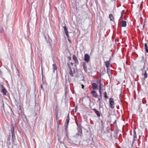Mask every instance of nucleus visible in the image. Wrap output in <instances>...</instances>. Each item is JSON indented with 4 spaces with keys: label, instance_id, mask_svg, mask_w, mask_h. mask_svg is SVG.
<instances>
[{
    "label": "nucleus",
    "instance_id": "40",
    "mask_svg": "<svg viewBox=\"0 0 148 148\" xmlns=\"http://www.w3.org/2000/svg\"><path fill=\"white\" fill-rule=\"evenodd\" d=\"M106 73V70L105 68L104 69V71L103 72V74H104V73Z\"/></svg>",
    "mask_w": 148,
    "mask_h": 148
},
{
    "label": "nucleus",
    "instance_id": "36",
    "mask_svg": "<svg viewBox=\"0 0 148 148\" xmlns=\"http://www.w3.org/2000/svg\"><path fill=\"white\" fill-rule=\"evenodd\" d=\"M65 34L66 35L67 37V38H69V35L68 34V32L66 33H65Z\"/></svg>",
    "mask_w": 148,
    "mask_h": 148
},
{
    "label": "nucleus",
    "instance_id": "51",
    "mask_svg": "<svg viewBox=\"0 0 148 148\" xmlns=\"http://www.w3.org/2000/svg\"><path fill=\"white\" fill-rule=\"evenodd\" d=\"M60 143L61 144H62V141H60Z\"/></svg>",
    "mask_w": 148,
    "mask_h": 148
},
{
    "label": "nucleus",
    "instance_id": "13",
    "mask_svg": "<svg viewBox=\"0 0 148 148\" xmlns=\"http://www.w3.org/2000/svg\"><path fill=\"white\" fill-rule=\"evenodd\" d=\"M73 58L74 61L75 62V64H79V62L77 60V58L75 56V55H73Z\"/></svg>",
    "mask_w": 148,
    "mask_h": 148
},
{
    "label": "nucleus",
    "instance_id": "33",
    "mask_svg": "<svg viewBox=\"0 0 148 148\" xmlns=\"http://www.w3.org/2000/svg\"><path fill=\"white\" fill-rule=\"evenodd\" d=\"M107 73L108 74V75L109 77L110 78V75L111 74V73L110 72H109V71H107Z\"/></svg>",
    "mask_w": 148,
    "mask_h": 148
},
{
    "label": "nucleus",
    "instance_id": "18",
    "mask_svg": "<svg viewBox=\"0 0 148 148\" xmlns=\"http://www.w3.org/2000/svg\"><path fill=\"white\" fill-rule=\"evenodd\" d=\"M97 84L99 85V88L101 87V85H101V80H98L97 81Z\"/></svg>",
    "mask_w": 148,
    "mask_h": 148
},
{
    "label": "nucleus",
    "instance_id": "43",
    "mask_svg": "<svg viewBox=\"0 0 148 148\" xmlns=\"http://www.w3.org/2000/svg\"><path fill=\"white\" fill-rule=\"evenodd\" d=\"M41 71H42V77H43V70H42V68Z\"/></svg>",
    "mask_w": 148,
    "mask_h": 148
},
{
    "label": "nucleus",
    "instance_id": "53",
    "mask_svg": "<svg viewBox=\"0 0 148 148\" xmlns=\"http://www.w3.org/2000/svg\"><path fill=\"white\" fill-rule=\"evenodd\" d=\"M69 59H71V58H70V57H69Z\"/></svg>",
    "mask_w": 148,
    "mask_h": 148
},
{
    "label": "nucleus",
    "instance_id": "20",
    "mask_svg": "<svg viewBox=\"0 0 148 148\" xmlns=\"http://www.w3.org/2000/svg\"><path fill=\"white\" fill-rule=\"evenodd\" d=\"M145 51L147 53H148V46L147 43H145Z\"/></svg>",
    "mask_w": 148,
    "mask_h": 148
},
{
    "label": "nucleus",
    "instance_id": "16",
    "mask_svg": "<svg viewBox=\"0 0 148 148\" xmlns=\"http://www.w3.org/2000/svg\"><path fill=\"white\" fill-rule=\"evenodd\" d=\"M121 26L125 27L126 25V22L125 21H122L121 22Z\"/></svg>",
    "mask_w": 148,
    "mask_h": 148
},
{
    "label": "nucleus",
    "instance_id": "24",
    "mask_svg": "<svg viewBox=\"0 0 148 148\" xmlns=\"http://www.w3.org/2000/svg\"><path fill=\"white\" fill-rule=\"evenodd\" d=\"M69 73L70 75L72 77H73V72L72 70V69H70L69 70Z\"/></svg>",
    "mask_w": 148,
    "mask_h": 148
},
{
    "label": "nucleus",
    "instance_id": "11",
    "mask_svg": "<svg viewBox=\"0 0 148 148\" xmlns=\"http://www.w3.org/2000/svg\"><path fill=\"white\" fill-rule=\"evenodd\" d=\"M142 60L140 61L141 62H142L144 63V65H145L146 62V59L143 56L141 57Z\"/></svg>",
    "mask_w": 148,
    "mask_h": 148
},
{
    "label": "nucleus",
    "instance_id": "52",
    "mask_svg": "<svg viewBox=\"0 0 148 148\" xmlns=\"http://www.w3.org/2000/svg\"><path fill=\"white\" fill-rule=\"evenodd\" d=\"M77 108V107L76 106L75 107V109L76 110V108Z\"/></svg>",
    "mask_w": 148,
    "mask_h": 148
},
{
    "label": "nucleus",
    "instance_id": "49",
    "mask_svg": "<svg viewBox=\"0 0 148 148\" xmlns=\"http://www.w3.org/2000/svg\"><path fill=\"white\" fill-rule=\"evenodd\" d=\"M144 26H145V25H143V29L144 28Z\"/></svg>",
    "mask_w": 148,
    "mask_h": 148
},
{
    "label": "nucleus",
    "instance_id": "38",
    "mask_svg": "<svg viewBox=\"0 0 148 148\" xmlns=\"http://www.w3.org/2000/svg\"><path fill=\"white\" fill-rule=\"evenodd\" d=\"M107 71H109V72H110V67L109 66H108V67H107Z\"/></svg>",
    "mask_w": 148,
    "mask_h": 148
},
{
    "label": "nucleus",
    "instance_id": "14",
    "mask_svg": "<svg viewBox=\"0 0 148 148\" xmlns=\"http://www.w3.org/2000/svg\"><path fill=\"white\" fill-rule=\"evenodd\" d=\"M83 69L86 72L87 71V66L85 62H84L83 64Z\"/></svg>",
    "mask_w": 148,
    "mask_h": 148
},
{
    "label": "nucleus",
    "instance_id": "9",
    "mask_svg": "<svg viewBox=\"0 0 148 148\" xmlns=\"http://www.w3.org/2000/svg\"><path fill=\"white\" fill-rule=\"evenodd\" d=\"M91 93L92 95L93 96V97L95 98H97V97L98 95L97 94V93L96 92V91L93 90L91 91Z\"/></svg>",
    "mask_w": 148,
    "mask_h": 148
},
{
    "label": "nucleus",
    "instance_id": "37",
    "mask_svg": "<svg viewBox=\"0 0 148 148\" xmlns=\"http://www.w3.org/2000/svg\"><path fill=\"white\" fill-rule=\"evenodd\" d=\"M118 132L119 130L118 129H116L115 132V133L117 134L118 133Z\"/></svg>",
    "mask_w": 148,
    "mask_h": 148
},
{
    "label": "nucleus",
    "instance_id": "35",
    "mask_svg": "<svg viewBox=\"0 0 148 148\" xmlns=\"http://www.w3.org/2000/svg\"><path fill=\"white\" fill-rule=\"evenodd\" d=\"M67 65L68 66V68L69 70L70 69H71L70 66L69 64L68 63H67Z\"/></svg>",
    "mask_w": 148,
    "mask_h": 148
},
{
    "label": "nucleus",
    "instance_id": "10",
    "mask_svg": "<svg viewBox=\"0 0 148 148\" xmlns=\"http://www.w3.org/2000/svg\"><path fill=\"white\" fill-rule=\"evenodd\" d=\"M92 85L93 90H96L97 89L98 86L96 83H93L92 84Z\"/></svg>",
    "mask_w": 148,
    "mask_h": 148
},
{
    "label": "nucleus",
    "instance_id": "55",
    "mask_svg": "<svg viewBox=\"0 0 148 148\" xmlns=\"http://www.w3.org/2000/svg\"><path fill=\"white\" fill-rule=\"evenodd\" d=\"M101 122H103V121H101Z\"/></svg>",
    "mask_w": 148,
    "mask_h": 148
},
{
    "label": "nucleus",
    "instance_id": "44",
    "mask_svg": "<svg viewBox=\"0 0 148 148\" xmlns=\"http://www.w3.org/2000/svg\"><path fill=\"white\" fill-rule=\"evenodd\" d=\"M82 88L83 89L84 88V86L82 84Z\"/></svg>",
    "mask_w": 148,
    "mask_h": 148
},
{
    "label": "nucleus",
    "instance_id": "15",
    "mask_svg": "<svg viewBox=\"0 0 148 148\" xmlns=\"http://www.w3.org/2000/svg\"><path fill=\"white\" fill-rule=\"evenodd\" d=\"M134 132V134L133 136V139H137V138L136 137L137 135L136 134V132L135 130H133Z\"/></svg>",
    "mask_w": 148,
    "mask_h": 148
},
{
    "label": "nucleus",
    "instance_id": "28",
    "mask_svg": "<svg viewBox=\"0 0 148 148\" xmlns=\"http://www.w3.org/2000/svg\"><path fill=\"white\" fill-rule=\"evenodd\" d=\"M45 38L47 42H50V38L48 36V37L47 38H46V37H45Z\"/></svg>",
    "mask_w": 148,
    "mask_h": 148
},
{
    "label": "nucleus",
    "instance_id": "8",
    "mask_svg": "<svg viewBox=\"0 0 148 148\" xmlns=\"http://www.w3.org/2000/svg\"><path fill=\"white\" fill-rule=\"evenodd\" d=\"M137 139H133L131 145V148H134V147L136 146L137 142Z\"/></svg>",
    "mask_w": 148,
    "mask_h": 148
},
{
    "label": "nucleus",
    "instance_id": "45",
    "mask_svg": "<svg viewBox=\"0 0 148 148\" xmlns=\"http://www.w3.org/2000/svg\"><path fill=\"white\" fill-rule=\"evenodd\" d=\"M68 38V40H69V42L70 43H71L70 40H69V38Z\"/></svg>",
    "mask_w": 148,
    "mask_h": 148
},
{
    "label": "nucleus",
    "instance_id": "1",
    "mask_svg": "<svg viewBox=\"0 0 148 148\" xmlns=\"http://www.w3.org/2000/svg\"><path fill=\"white\" fill-rule=\"evenodd\" d=\"M143 109L142 110H143L144 111H145L147 113H148V105L147 104H145V103H146L145 101H143Z\"/></svg>",
    "mask_w": 148,
    "mask_h": 148
},
{
    "label": "nucleus",
    "instance_id": "22",
    "mask_svg": "<svg viewBox=\"0 0 148 148\" xmlns=\"http://www.w3.org/2000/svg\"><path fill=\"white\" fill-rule=\"evenodd\" d=\"M99 92L100 94V97L102 96V88L100 87L99 88Z\"/></svg>",
    "mask_w": 148,
    "mask_h": 148
},
{
    "label": "nucleus",
    "instance_id": "19",
    "mask_svg": "<svg viewBox=\"0 0 148 148\" xmlns=\"http://www.w3.org/2000/svg\"><path fill=\"white\" fill-rule=\"evenodd\" d=\"M109 18H110V21H114V18L112 14H109Z\"/></svg>",
    "mask_w": 148,
    "mask_h": 148
},
{
    "label": "nucleus",
    "instance_id": "27",
    "mask_svg": "<svg viewBox=\"0 0 148 148\" xmlns=\"http://www.w3.org/2000/svg\"><path fill=\"white\" fill-rule=\"evenodd\" d=\"M124 10H123L121 13V16L120 18V19H121L122 20V19H123V14L124 13Z\"/></svg>",
    "mask_w": 148,
    "mask_h": 148
},
{
    "label": "nucleus",
    "instance_id": "30",
    "mask_svg": "<svg viewBox=\"0 0 148 148\" xmlns=\"http://www.w3.org/2000/svg\"><path fill=\"white\" fill-rule=\"evenodd\" d=\"M145 65H144H144L143 66V68H141L140 69V70L142 71L143 73V69L145 68Z\"/></svg>",
    "mask_w": 148,
    "mask_h": 148
},
{
    "label": "nucleus",
    "instance_id": "26",
    "mask_svg": "<svg viewBox=\"0 0 148 148\" xmlns=\"http://www.w3.org/2000/svg\"><path fill=\"white\" fill-rule=\"evenodd\" d=\"M53 67L54 69V71L55 70L57 69V66L56 64H53Z\"/></svg>",
    "mask_w": 148,
    "mask_h": 148
},
{
    "label": "nucleus",
    "instance_id": "54",
    "mask_svg": "<svg viewBox=\"0 0 148 148\" xmlns=\"http://www.w3.org/2000/svg\"><path fill=\"white\" fill-rule=\"evenodd\" d=\"M58 140H60L59 138H58Z\"/></svg>",
    "mask_w": 148,
    "mask_h": 148
},
{
    "label": "nucleus",
    "instance_id": "7",
    "mask_svg": "<svg viewBox=\"0 0 148 148\" xmlns=\"http://www.w3.org/2000/svg\"><path fill=\"white\" fill-rule=\"evenodd\" d=\"M69 122V114L68 113L67 115V119H66V123L65 125V129L67 128L68 126V124Z\"/></svg>",
    "mask_w": 148,
    "mask_h": 148
},
{
    "label": "nucleus",
    "instance_id": "34",
    "mask_svg": "<svg viewBox=\"0 0 148 148\" xmlns=\"http://www.w3.org/2000/svg\"><path fill=\"white\" fill-rule=\"evenodd\" d=\"M10 139V135H9L8 137L7 140H9Z\"/></svg>",
    "mask_w": 148,
    "mask_h": 148
},
{
    "label": "nucleus",
    "instance_id": "21",
    "mask_svg": "<svg viewBox=\"0 0 148 148\" xmlns=\"http://www.w3.org/2000/svg\"><path fill=\"white\" fill-rule=\"evenodd\" d=\"M144 77V79H145L147 77V71H145L144 74H143Z\"/></svg>",
    "mask_w": 148,
    "mask_h": 148
},
{
    "label": "nucleus",
    "instance_id": "29",
    "mask_svg": "<svg viewBox=\"0 0 148 148\" xmlns=\"http://www.w3.org/2000/svg\"><path fill=\"white\" fill-rule=\"evenodd\" d=\"M3 30L1 27H0V34L2 33L3 32Z\"/></svg>",
    "mask_w": 148,
    "mask_h": 148
},
{
    "label": "nucleus",
    "instance_id": "2",
    "mask_svg": "<svg viewBox=\"0 0 148 148\" xmlns=\"http://www.w3.org/2000/svg\"><path fill=\"white\" fill-rule=\"evenodd\" d=\"M77 125L78 127L77 128L78 132L75 135V137H77L78 136H81L82 134V128L81 127H79L78 124L76 122Z\"/></svg>",
    "mask_w": 148,
    "mask_h": 148
},
{
    "label": "nucleus",
    "instance_id": "46",
    "mask_svg": "<svg viewBox=\"0 0 148 148\" xmlns=\"http://www.w3.org/2000/svg\"><path fill=\"white\" fill-rule=\"evenodd\" d=\"M138 135H139V139H140V134H139V133H138Z\"/></svg>",
    "mask_w": 148,
    "mask_h": 148
},
{
    "label": "nucleus",
    "instance_id": "47",
    "mask_svg": "<svg viewBox=\"0 0 148 148\" xmlns=\"http://www.w3.org/2000/svg\"><path fill=\"white\" fill-rule=\"evenodd\" d=\"M70 64L72 66L73 65V63L72 62H71Z\"/></svg>",
    "mask_w": 148,
    "mask_h": 148
},
{
    "label": "nucleus",
    "instance_id": "50",
    "mask_svg": "<svg viewBox=\"0 0 148 148\" xmlns=\"http://www.w3.org/2000/svg\"><path fill=\"white\" fill-rule=\"evenodd\" d=\"M124 33H126V31H124Z\"/></svg>",
    "mask_w": 148,
    "mask_h": 148
},
{
    "label": "nucleus",
    "instance_id": "23",
    "mask_svg": "<svg viewBox=\"0 0 148 148\" xmlns=\"http://www.w3.org/2000/svg\"><path fill=\"white\" fill-rule=\"evenodd\" d=\"M63 28L64 29V30L65 33L68 32V31L67 30V29L66 28V26H64L63 27Z\"/></svg>",
    "mask_w": 148,
    "mask_h": 148
},
{
    "label": "nucleus",
    "instance_id": "12",
    "mask_svg": "<svg viewBox=\"0 0 148 148\" xmlns=\"http://www.w3.org/2000/svg\"><path fill=\"white\" fill-rule=\"evenodd\" d=\"M92 110H93L95 112V114H97L98 117H99L100 116V113L97 110V109L94 108V109H92Z\"/></svg>",
    "mask_w": 148,
    "mask_h": 148
},
{
    "label": "nucleus",
    "instance_id": "48",
    "mask_svg": "<svg viewBox=\"0 0 148 148\" xmlns=\"http://www.w3.org/2000/svg\"><path fill=\"white\" fill-rule=\"evenodd\" d=\"M99 104H100V105L101 104V101H99Z\"/></svg>",
    "mask_w": 148,
    "mask_h": 148
},
{
    "label": "nucleus",
    "instance_id": "31",
    "mask_svg": "<svg viewBox=\"0 0 148 148\" xmlns=\"http://www.w3.org/2000/svg\"><path fill=\"white\" fill-rule=\"evenodd\" d=\"M102 96H101V97L100 96H99V97L98 98V100L99 101H101L102 99Z\"/></svg>",
    "mask_w": 148,
    "mask_h": 148
},
{
    "label": "nucleus",
    "instance_id": "5",
    "mask_svg": "<svg viewBox=\"0 0 148 148\" xmlns=\"http://www.w3.org/2000/svg\"><path fill=\"white\" fill-rule=\"evenodd\" d=\"M84 59L85 61L87 63H88L89 62L90 60V57L88 54H85Z\"/></svg>",
    "mask_w": 148,
    "mask_h": 148
},
{
    "label": "nucleus",
    "instance_id": "6",
    "mask_svg": "<svg viewBox=\"0 0 148 148\" xmlns=\"http://www.w3.org/2000/svg\"><path fill=\"white\" fill-rule=\"evenodd\" d=\"M0 88H2V89L1 91V92H2L4 95H6V90L5 89V88L3 86L2 84L0 85Z\"/></svg>",
    "mask_w": 148,
    "mask_h": 148
},
{
    "label": "nucleus",
    "instance_id": "32",
    "mask_svg": "<svg viewBox=\"0 0 148 148\" xmlns=\"http://www.w3.org/2000/svg\"><path fill=\"white\" fill-rule=\"evenodd\" d=\"M56 119L57 120H58V112H57L56 113Z\"/></svg>",
    "mask_w": 148,
    "mask_h": 148
},
{
    "label": "nucleus",
    "instance_id": "4",
    "mask_svg": "<svg viewBox=\"0 0 148 148\" xmlns=\"http://www.w3.org/2000/svg\"><path fill=\"white\" fill-rule=\"evenodd\" d=\"M11 131L12 133V143H13L15 139V136L14 133V128L13 127L12 129H11Z\"/></svg>",
    "mask_w": 148,
    "mask_h": 148
},
{
    "label": "nucleus",
    "instance_id": "17",
    "mask_svg": "<svg viewBox=\"0 0 148 148\" xmlns=\"http://www.w3.org/2000/svg\"><path fill=\"white\" fill-rule=\"evenodd\" d=\"M105 65L106 67H108L110 64V61H106L105 62Z\"/></svg>",
    "mask_w": 148,
    "mask_h": 148
},
{
    "label": "nucleus",
    "instance_id": "3",
    "mask_svg": "<svg viewBox=\"0 0 148 148\" xmlns=\"http://www.w3.org/2000/svg\"><path fill=\"white\" fill-rule=\"evenodd\" d=\"M109 103L110 107L112 108H114V101L112 98H110L109 99Z\"/></svg>",
    "mask_w": 148,
    "mask_h": 148
},
{
    "label": "nucleus",
    "instance_id": "25",
    "mask_svg": "<svg viewBox=\"0 0 148 148\" xmlns=\"http://www.w3.org/2000/svg\"><path fill=\"white\" fill-rule=\"evenodd\" d=\"M104 97L106 99H108V96L107 95V92L106 91L104 92Z\"/></svg>",
    "mask_w": 148,
    "mask_h": 148
},
{
    "label": "nucleus",
    "instance_id": "41",
    "mask_svg": "<svg viewBox=\"0 0 148 148\" xmlns=\"http://www.w3.org/2000/svg\"><path fill=\"white\" fill-rule=\"evenodd\" d=\"M41 88L42 89V90L43 91L44 90V89L43 88V86L42 85H41Z\"/></svg>",
    "mask_w": 148,
    "mask_h": 148
},
{
    "label": "nucleus",
    "instance_id": "39",
    "mask_svg": "<svg viewBox=\"0 0 148 148\" xmlns=\"http://www.w3.org/2000/svg\"><path fill=\"white\" fill-rule=\"evenodd\" d=\"M110 128L109 127H108L107 128V130L108 131V132L109 131H110Z\"/></svg>",
    "mask_w": 148,
    "mask_h": 148
},
{
    "label": "nucleus",
    "instance_id": "42",
    "mask_svg": "<svg viewBox=\"0 0 148 148\" xmlns=\"http://www.w3.org/2000/svg\"><path fill=\"white\" fill-rule=\"evenodd\" d=\"M3 110L4 111L5 109H4V104L3 103Z\"/></svg>",
    "mask_w": 148,
    "mask_h": 148
}]
</instances>
